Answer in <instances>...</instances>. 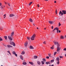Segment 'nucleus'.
<instances>
[{
	"label": "nucleus",
	"instance_id": "f257e3e1",
	"mask_svg": "<svg viewBox=\"0 0 66 66\" xmlns=\"http://www.w3.org/2000/svg\"><path fill=\"white\" fill-rule=\"evenodd\" d=\"M66 14V10H63L62 11V12L60 11L59 12V15H61V16L63 15Z\"/></svg>",
	"mask_w": 66,
	"mask_h": 66
},
{
	"label": "nucleus",
	"instance_id": "f03ea898",
	"mask_svg": "<svg viewBox=\"0 0 66 66\" xmlns=\"http://www.w3.org/2000/svg\"><path fill=\"white\" fill-rule=\"evenodd\" d=\"M36 36V35L35 34H34L31 37V38L30 39L32 40H34V38Z\"/></svg>",
	"mask_w": 66,
	"mask_h": 66
},
{
	"label": "nucleus",
	"instance_id": "7ed1b4c3",
	"mask_svg": "<svg viewBox=\"0 0 66 66\" xmlns=\"http://www.w3.org/2000/svg\"><path fill=\"white\" fill-rule=\"evenodd\" d=\"M8 37L10 40H11V41L12 40V37H11V36H8Z\"/></svg>",
	"mask_w": 66,
	"mask_h": 66
},
{
	"label": "nucleus",
	"instance_id": "20e7f679",
	"mask_svg": "<svg viewBox=\"0 0 66 66\" xmlns=\"http://www.w3.org/2000/svg\"><path fill=\"white\" fill-rule=\"evenodd\" d=\"M60 49L61 48L60 47H57V52H58Z\"/></svg>",
	"mask_w": 66,
	"mask_h": 66
},
{
	"label": "nucleus",
	"instance_id": "39448f33",
	"mask_svg": "<svg viewBox=\"0 0 66 66\" xmlns=\"http://www.w3.org/2000/svg\"><path fill=\"white\" fill-rule=\"evenodd\" d=\"M58 29V28H55L53 30V32H55L56 31V30H57Z\"/></svg>",
	"mask_w": 66,
	"mask_h": 66
},
{
	"label": "nucleus",
	"instance_id": "423d86ee",
	"mask_svg": "<svg viewBox=\"0 0 66 66\" xmlns=\"http://www.w3.org/2000/svg\"><path fill=\"white\" fill-rule=\"evenodd\" d=\"M20 59L21 60H23V57H22V56L21 55L20 56Z\"/></svg>",
	"mask_w": 66,
	"mask_h": 66
},
{
	"label": "nucleus",
	"instance_id": "0eeeda50",
	"mask_svg": "<svg viewBox=\"0 0 66 66\" xmlns=\"http://www.w3.org/2000/svg\"><path fill=\"white\" fill-rule=\"evenodd\" d=\"M54 22L53 21H49V23L50 24H53V23Z\"/></svg>",
	"mask_w": 66,
	"mask_h": 66
},
{
	"label": "nucleus",
	"instance_id": "6e6552de",
	"mask_svg": "<svg viewBox=\"0 0 66 66\" xmlns=\"http://www.w3.org/2000/svg\"><path fill=\"white\" fill-rule=\"evenodd\" d=\"M24 45L25 47H27V45H28V42H26L24 44Z\"/></svg>",
	"mask_w": 66,
	"mask_h": 66
},
{
	"label": "nucleus",
	"instance_id": "1a4fd4ad",
	"mask_svg": "<svg viewBox=\"0 0 66 66\" xmlns=\"http://www.w3.org/2000/svg\"><path fill=\"white\" fill-rule=\"evenodd\" d=\"M7 47H8V48H10L11 47H13L11 45H7Z\"/></svg>",
	"mask_w": 66,
	"mask_h": 66
},
{
	"label": "nucleus",
	"instance_id": "9d476101",
	"mask_svg": "<svg viewBox=\"0 0 66 66\" xmlns=\"http://www.w3.org/2000/svg\"><path fill=\"white\" fill-rule=\"evenodd\" d=\"M10 17H13V16H15V15L14 14H10Z\"/></svg>",
	"mask_w": 66,
	"mask_h": 66
},
{
	"label": "nucleus",
	"instance_id": "9b49d317",
	"mask_svg": "<svg viewBox=\"0 0 66 66\" xmlns=\"http://www.w3.org/2000/svg\"><path fill=\"white\" fill-rule=\"evenodd\" d=\"M29 21H30V22H33V20H32V19L31 18H30L29 19Z\"/></svg>",
	"mask_w": 66,
	"mask_h": 66
},
{
	"label": "nucleus",
	"instance_id": "f8f14e48",
	"mask_svg": "<svg viewBox=\"0 0 66 66\" xmlns=\"http://www.w3.org/2000/svg\"><path fill=\"white\" fill-rule=\"evenodd\" d=\"M56 60L57 61H60V59L59 57L56 58Z\"/></svg>",
	"mask_w": 66,
	"mask_h": 66
},
{
	"label": "nucleus",
	"instance_id": "ddd939ff",
	"mask_svg": "<svg viewBox=\"0 0 66 66\" xmlns=\"http://www.w3.org/2000/svg\"><path fill=\"white\" fill-rule=\"evenodd\" d=\"M14 32H12L11 34V36H13L14 35Z\"/></svg>",
	"mask_w": 66,
	"mask_h": 66
},
{
	"label": "nucleus",
	"instance_id": "4468645a",
	"mask_svg": "<svg viewBox=\"0 0 66 66\" xmlns=\"http://www.w3.org/2000/svg\"><path fill=\"white\" fill-rule=\"evenodd\" d=\"M37 63L38 64V65H40V61H38L37 62Z\"/></svg>",
	"mask_w": 66,
	"mask_h": 66
},
{
	"label": "nucleus",
	"instance_id": "2eb2a0df",
	"mask_svg": "<svg viewBox=\"0 0 66 66\" xmlns=\"http://www.w3.org/2000/svg\"><path fill=\"white\" fill-rule=\"evenodd\" d=\"M50 63V62H47L45 63V64H47V65H48V64H49Z\"/></svg>",
	"mask_w": 66,
	"mask_h": 66
},
{
	"label": "nucleus",
	"instance_id": "dca6fc26",
	"mask_svg": "<svg viewBox=\"0 0 66 66\" xmlns=\"http://www.w3.org/2000/svg\"><path fill=\"white\" fill-rule=\"evenodd\" d=\"M14 42H10V44H11V45H13V44H14Z\"/></svg>",
	"mask_w": 66,
	"mask_h": 66
},
{
	"label": "nucleus",
	"instance_id": "f3484780",
	"mask_svg": "<svg viewBox=\"0 0 66 66\" xmlns=\"http://www.w3.org/2000/svg\"><path fill=\"white\" fill-rule=\"evenodd\" d=\"M24 53H25V52L24 51H23L21 53L22 54H24Z\"/></svg>",
	"mask_w": 66,
	"mask_h": 66
},
{
	"label": "nucleus",
	"instance_id": "a211bd4d",
	"mask_svg": "<svg viewBox=\"0 0 66 66\" xmlns=\"http://www.w3.org/2000/svg\"><path fill=\"white\" fill-rule=\"evenodd\" d=\"M54 44L55 45H57L58 44V42H55L54 43Z\"/></svg>",
	"mask_w": 66,
	"mask_h": 66
},
{
	"label": "nucleus",
	"instance_id": "6ab92c4d",
	"mask_svg": "<svg viewBox=\"0 0 66 66\" xmlns=\"http://www.w3.org/2000/svg\"><path fill=\"white\" fill-rule=\"evenodd\" d=\"M51 49H54V45H53L52 47H51Z\"/></svg>",
	"mask_w": 66,
	"mask_h": 66
},
{
	"label": "nucleus",
	"instance_id": "aec40b11",
	"mask_svg": "<svg viewBox=\"0 0 66 66\" xmlns=\"http://www.w3.org/2000/svg\"><path fill=\"white\" fill-rule=\"evenodd\" d=\"M12 53L13 54L15 55L16 53L15 52L13 51L12 52Z\"/></svg>",
	"mask_w": 66,
	"mask_h": 66
},
{
	"label": "nucleus",
	"instance_id": "412c9836",
	"mask_svg": "<svg viewBox=\"0 0 66 66\" xmlns=\"http://www.w3.org/2000/svg\"><path fill=\"white\" fill-rule=\"evenodd\" d=\"M30 48L32 49H34V48H33V46H30Z\"/></svg>",
	"mask_w": 66,
	"mask_h": 66
},
{
	"label": "nucleus",
	"instance_id": "4be33fe9",
	"mask_svg": "<svg viewBox=\"0 0 66 66\" xmlns=\"http://www.w3.org/2000/svg\"><path fill=\"white\" fill-rule=\"evenodd\" d=\"M29 63L30 64H31V65H33V63L32 62H29Z\"/></svg>",
	"mask_w": 66,
	"mask_h": 66
},
{
	"label": "nucleus",
	"instance_id": "5701e85b",
	"mask_svg": "<svg viewBox=\"0 0 66 66\" xmlns=\"http://www.w3.org/2000/svg\"><path fill=\"white\" fill-rule=\"evenodd\" d=\"M34 59H37V56H34Z\"/></svg>",
	"mask_w": 66,
	"mask_h": 66
},
{
	"label": "nucleus",
	"instance_id": "b1692460",
	"mask_svg": "<svg viewBox=\"0 0 66 66\" xmlns=\"http://www.w3.org/2000/svg\"><path fill=\"white\" fill-rule=\"evenodd\" d=\"M60 38L61 39H63V38H64V37H63V36H61V37H60Z\"/></svg>",
	"mask_w": 66,
	"mask_h": 66
},
{
	"label": "nucleus",
	"instance_id": "393cba45",
	"mask_svg": "<svg viewBox=\"0 0 66 66\" xmlns=\"http://www.w3.org/2000/svg\"><path fill=\"white\" fill-rule=\"evenodd\" d=\"M23 64L24 65H26L27 64V63L26 62H24L23 63Z\"/></svg>",
	"mask_w": 66,
	"mask_h": 66
},
{
	"label": "nucleus",
	"instance_id": "a878e982",
	"mask_svg": "<svg viewBox=\"0 0 66 66\" xmlns=\"http://www.w3.org/2000/svg\"><path fill=\"white\" fill-rule=\"evenodd\" d=\"M54 59H53V60H52L51 61V62H52V63H53V62H54Z\"/></svg>",
	"mask_w": 66,
	"mask_h": 66
},
{
	"label": "nucleus",
	"instance_id": "bb28decb",
	"mask_svg": "<svg viewBox=\"0 0 66 66\" xmlns=\"http://www.w3.org/2000/svg\"><path fill=\"white\" fill-rule=\"evenodd\" d=\"M32 3H33V2H30L29 4V5H31Z\"/></svg>",
	"mask_w": 66,
	"mask_h": 66
},
{
	"label": "nucleus",
	"instance_id": "cd10ccee",
	"mask_svg": "<svg viewBox=\"0 0 66 66\" xmlns=\"http://www.w3.org/2000/svg\"><path fill=\"white\" fill-rule=\"evenodd\" d=\"M4 37L5 39H7V36H5Z\"/></svg>",
	"mask_w": 66,
	"mask_h": 66
},
{
	"label": "nucleus",
	"instance_id": "c85d7f7f",
	"mask_svg": "<svg viewBox=\"0 0 66 66\" xmlns=\"http://www.w3.org/2000/svg\"><path fill=\"white\" fill-rule=\"evenodd\" d=\"M41 62L42 64H45V62L43 61H42Z\"/></svg>",
	"mask_w": 66,
	"mask_h": 66
},
{
	"label": "nucleus",
	"instance_id": "c756f323",
	"mask_svg": "<svg viewBox=\"0 0 66 66\" xmlns=\"http://www.w3.org/2000/svg\"><path fill=\"white\" fill-rule=\"evenodd\" d=\"M57 53V52H55L54 53V55H55V54H56Z\"/></svg>",
	"mask_w": 66,
	"mask_h": 66
},
{
	"label": "nucleus",
	"instance_id": "7c9ffc66",
	"mask_svg": "<svg viewBox=\"0 0 66 66\" xmlns=\"http://www.w3.org/2000/svg\"><path fill=\"white\" fill-rule=\"evenodd\" d=\"M2 40H3V39H2L1 37H0V41H2Z\"/></svg>",
	"mask_w": 66,
	"mask_h": 66
},
{
	"label": "nucleus",
	"instance_id": "2f4dec72",
	"mask_svg": "<svg viewBox=\"0 0 66 66\" xmlns=\"http://www.w3.org/2000/svg\"><path fill=\"white\" fill-rule=\"evenodd\" d=\"M7 52L9 53V54H10V55H11V53H10V51H8Z\"/></svg>",
	"mask_w": 66,
	"mask_h": 66
},
{
	"label": "nucleus",
	"instance_id": "473e14b6",
	"mask_svg": "<svg viewBox=\"0 0 66 66\" xmlns=\"http://www.w3.org/2000/svg\"><path fill=\"white\" fill-rule=\"evenodd\" d=\"M27 39H28V40H30V37H27Z\"/></svg>",
	"mask_w": 66,
	"mask_h": 66
},
{
	"label": "nucleus",
	"instance_id": "72a5a7b5",
	"mask_svg": "<svg viewBox=\"0 0 66 66\" xmlns=\"http://www.w3.org/2000/svg\"><path fill=\"white\" fill-rule=\"evenodd\" d=\"M57 64H60V61H58L57 63Z\"/></svg>",
	"mask_w": 66,
	"mask_h": 66
},
{
	"label": "nucleus",
	"instance_id": "f704fd0d",
	"mask_svg": "<svg viewBox=\"0 0 66 66\" xmlns=\"http://www.w3.org/2000/svg\"><path fill=\"white\" fill-rule=\"evenodd\" d=\"M57 10L56 9V15H57Z\"/></svg>",
	"mask_w": 66,
	"mask_h": 66
},
{
	"label": "nucleus",
	"instance_id": "c9c22d12",
	"mask_svg": "<svg viewBox=\"0 0 66 66\" xmlns=\"http://www.w3.org/2000/svg\"><path fill=\"white\" fill-rule=\"evenodd\" d=\"M43 61H44V62H46V59H43Z\"/></svg>",
	"mask_w": 66,
	"mask_h": 66
},
{
	"label": "nucleus",
	"instance_id": "e433bc0d",
	"mask_svg": "<svg viewBox=\"0 0 66 66\" xmlns=\"http://www.w3.org/2000/svg\"><path fill=\"white\" fill-rule=\"evenodd\" d=\"M59 27H60L61 25V23H60V22H59Z\"/></svg>",
	"mask_w": 66,
	"mask_h": 66
},
{
	"label": "nucleus",
	"instance_id": "4c0bfd02",
	"mask_svg": "<svg viewBox=\"0 0 66 66\" xmlns=\"http://www.w3.org/2000/svg\"><path fill=\"white\" fill-rule=\"evenodd\" d=\"M13 46H14V47H15V43H13Z\"/></svg>",
	"mask_w": 66,
	"mask_h": 66
},
{
	"label": "nucleus",
	"instance_id": "58836bf2",
	"mask_svg": "<svg viewBox=\"0 0 66 66\" xmlns=\"http://www.w3.org/2000/svg\"><path fill=\"white\" fill-rule=\"evenodd\" d=\"M48 55H49V57H50V56H51V54H48Z\"/></svg>",
	"mask_w": 66,
	"mask_h": 66
},
{
	"label": "nucleus",
	"instance_id": "ea45409f",
	"mask_svg": "<svg viewBox=\"0 0 66 66\" xmlns=\"http://www.w3.org/2000/svg\"><path fill=\"white\" fill-rule=\"evenodd\" d=\"M57 47H60V45L58 44H57Z\"/></svg>",
	"mask_w": 66,
	"mask_h": 66
},
{
	"label": "nucleus",
	"instance_id": "a19ab883",
	"mask_svg": "<svg viewBox=\"0 0 66 66\" xmlns=\"http://www.w3.org/2000/svg\"><path fill=\"white\" fill-rule=\"evenodd\" d=\"M59 28H58V29H57V33H58V31H59Z\"/></svg>",
	"mask_w": 66,
	"mask_h": 66
},
{
	"label": "nucleus",
	"instance_id": "79ce46f5",
	"mask_svg": "<svg viewBox=\"0 0 66 66\" xmlns=\"http://www.w3.org/2000/svg\"><path fill=\"white\" fill-rule=\"evenodd\" d=\"M46 59H49V56H46Z\"/></svg>",
	"mask_w": 66,
	"mask_h": 66
},
{
	"label": "nucleus",
	"instance_id": "37998d69",
	"mask_svg": "<svg viewBox=\"0 0 66 66\" xmlns=\"http://www.w3.org/2000/svg\"><path fill=\"white\" fill-rule=\"evenodd\" d=\"M63 56H60V57H59L60 58H63Z\"/></svg>",
	"mask_w": 66,
	"mask_h": 66
},
{
	"label": "nucleus",
	"instance_id": "c03bdc74",
	"mask_svg": "<svg viewBox=\"0 0 66 66\" xmlns=\"http://www.w3.org/2000/svg\"><path fill=\"white\" fill-rule=\"evenodd\" d=\"M63 50H64V51H66V48H64Z\"/></svg>",
	"mask_w": 66,
	"mask_h": 66
},
{
	"label": "nucleus",
	"instance_id": "a18cd8bd",
	"mask_svg": "<svg viewBox=\"0 0 66 66\" xmlns=\"http://www.w3.org/2000/svg\"><path fill=\"white\" fill-rule=\"evenodd\" d=\"M14 55H15V56H17V54H15Z\"/></svg>",
	"mask_w": 66,
	"mask_h": 66
},
{
	"label": "nucleus",
	"instance_id": "49530a36",
	"mask_svg": "<svg viewBox=\"0 0 66 66\" xmlns=\"http://www.w3.org/2000/svg\"><path fill=\"white\" fill-rule=\"evenodd\" d=\"M1 9H3V7L2 6H1Z\"/></svg>",
	"mask_w": 66,
	"mask_h": 66
},
{
	"label": "nucleus",
	"instance_id": "de8ad7c7",
	"mask_svg": "<svg viewBox=\"0 0 66 66\" xmlns=\"http://www.w3.org/2000/svg\"><path fill=\"white\" fill-rule=\"evenodd\" d=\"M59 33H61V31L60 30H58Z\"/></svg>",
	"mask_w": 66,
	"mask_h": 66
},
{
	"label": "nucleus",
	"instance_id": "09e8293b",
	"mask_svg": "<svg viewBox=\"0 0 66 66\" xmlns=\"http://www.w3.org/2000/svg\"><path fill=\"white\" fill-rule=\"evenodd\" d=\"M8 5H9V6H10V3H8Z\"/></svg>",
	"mask_w": 66,
	"mask_h": 66
},
{
	"label": "nucleus",
	"instance_id": "8fccbe9b",
	"mask_svg": "<svg viewBox=\"0 0 66 66\" xmlns=\"http://www.w3.org/2000/svg\"><path fill=\"white\" fill-rule=\"evenodd\" d=\"M53 29V26H52V29Z\"/></svg>",
	"mask_w": 66,
	"mask_h": 66
},
{
	"label": "nucleus",
	"instance_id": "3c124183",
	"mask_svg": "<svg viewBox=\"0 0 66 66\" xmlns=\"http://www.w3.org/2000/svg\"><path fill=\"white\" fill-rule=\"evenodd\" d=\"M37 5V6H38V7H39V4H38V5Z\"/></svg>",
	"mask_w": 66,
	"mask_h": 66
},
{
	"label": "nucleus",
	"instance_id": "603ef678",
	"mask_svg": "<svg viewBox=\"0 0 66 66\" xmlns=\"http://www.w3.org/2000/svg\"><path fill=\"white\" fill-rule=\"evenodd\" d=\"M4 16H5V17H6V14H5L4 15Z\"/></svg>",
	"mask_w": 66,
	"mask_h": 66
},
{
	"label": "nucleus",
	"instance_id": "864d4df0",
	"mask_svg": "<svg viewBox=\"0 0 66 66\" xmlns=\"http://www.w3.org/2000/svg\"><path fill=\"white\" fill-rule=\"evenodd\" d=\"M1 5H2V4L0 3V6H1Z\"/></svg>",
	"mask_w": 66,
	"mask_h": 66
},
{
	"label": "nucleus",
	"instance_id": "5fc2aeb1",
	"mask_svg": "<svg viewBox=\"0 0 66 66\" xmlns=\"http://www.w3.org/2000/svg\"><path fill=\"white\" fill-rule=\"evenodd\" d=\"M46 43V42H43V43H44V44H46V43Z\"/></svg>",
	"mask_w": 66,
	"mask_h": 66
},
{
	"label": "nucleus",
	"instance_id": "6e6d98bb",
	"mask_svg": "<svg viewBox=\"0 0 66 66\" xmlns=\"http://www.w3.org/2000/svg\"><path fill=\"white\" fill-rule=\"evenodd\" d=\"M54 2V3H56V1H55Z\"/></svg>",
	"mask_w": 66,
	"mask_h": 66
},
{
	"label": "nucleus",
	"instance_id": "4d7b16f0",
	"mask_svg": "<svg viewBox=\"0 0 66 66\" xmlns=\"http://www.w3.org/2000/svg\"><path fill=\"white\" fill-rule=\"evenodd\" d=\"M5 4H6V2H5Z\"/></svg>",
	"mask_w": 66,
	"mask_h": 66
},
{
	"label": "nucleus",
	"instance_id": "13d9d810",
	"mask_svg": "<svg viewBox=\"0 0 66 66\" xmlns=\"http://www.w3.org/2000/svg\"><path fill=\"white\" fill-rule=\"evenodd\" d=\"M65 57H66V54H65Z\"/></svg>",
	"mask_w": 66,
	"mask_h": 66
},
{
	"label": "nucleus",
	"instance_id": "bf43d9fd",
	"mask_svg": "<svg viewBox=\"0 0 66 66\" xmlns=\"http://www.w3.org/2000/svg\"><path fill=\"white\" fill-rule=\"evenodd\" d=\"M45 1H48V0H44Z\"/></svg>",
	"mask_w": 66,
	"mask_h": 66
},
{
	"label": "nucleus",
	"instance_id": "052dcab7",
	"mask_svg": "<svg viewBox=\"0 0 66 66\" xmlns=\"http://www.w3.org/2000/svg\"><path fill=\"white\" fill-rule=\"evenodd\" d=\"M37 29H38V27H37Z\"/></svg>",
	"mask_w": 66,
	"mask_h": 66
},
{
	"label": "nucleus",
	"instance_id": "680f3d73",
	"mask_svg": "<svg viewBox=\"0 0 66 66\" xmlns=\"http://www.w3.org/2000/svg\"><path fill=\"white\" fill-rule=\"evenodd\" d=\"M5 17H6L5 16L4 17V18H5Z\"/></svg>",
	"mask_w": 66,
	"mask_h": 66
},
{
	"label": "nucleus",
	"instance_id": "e2e57ef3",
	"mask_svg": "<svg viewBox=\"0 0 66 66\" xmlns=\"http://www.w3.org/2000/svg\"><path fill=\"white\" fill-rule=\"evenodd\" d=\"M0 30H2V29H0Z\"/></svg>",
	"mask_w": 66,
	"mask_h": 66
},
{
	"label": "nucleus",
	"instance_id": "0e129e2a",
	"mask_svg": "<svg viewBox=\"0 0 66 66\" xmlns=\"http://www.w3.org/2000/svg\"><path fill=\"white\" fill-rule=\"evenodd\" d=\"M33 24V25H34V26H35V25H34V24Z\"/></svg>",
	"mask_w": 66,
	"mask_h": 66
},
{
	"label": "nucleus",
	"instance_id": "69168bd1",
	"mask_svg": "<svg viewBox=\"0 0 66 66\" xmlns=\"http://www.w3.org/2000/svg\"><path fill=\"white\" fill-rule=\"evenodd\" d=\"M46 28H44V30H46Z\"/></svg>",
	"mask_w": 66,
	"mask_h": 66
},
{
	"label": "nucleus",
	"instance_id": "338daca9",
	"mask_svg": "<svg viewBox=\"0 0 66 66\" xmlns=\"http://www.w3.org/2000/svg\"><path fill=\"white\" fill-rule=\"evenodd\" d=\"M49 66H51V65H50Z\"/></svg>",
	"mask_w": 66,
	"mask_h": 66
},
{
	"label": "nucleus",
	"instance_id": "774afa93",
	"mask_svg": "<svg viewBox=\"0 0 66 66\" xmlns=\"http://www.w3.org/2000/svg\"><path fill=\"white\" fill-rule=\"evenodd\" d=\"M1 66H3V65H1Z\"/></svg>",
	"mask_w": 66,
	"mask_h": 66
}]
</instances>
